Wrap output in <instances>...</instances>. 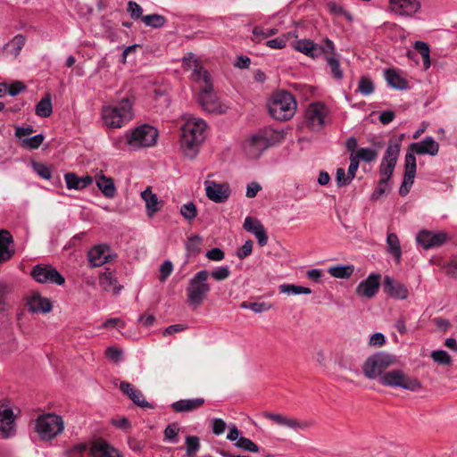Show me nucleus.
Instances as JSON below:
<instances>
[{"mask_svg": "<svg viewBox=\"0 0 457 457\" xmlns=\"http://www.w3.org/2000/svg\"><path fill=\"white\" fill-rule=\"evenodd\" d=\"M207 125L202 119L190 118L181 128L180 147L186 156L194 159L204 139Z\"/></svg>", "mask_w": 457, "mask_h": 457, "instance_id": "obj_1", "label": "nucleus"}, {"mask_svg": "<svg viewBox=\"0 0 457 457\" xmlns=\"http://www.w3.org/2000/svg\"><path fill=\"white\" fill-rule=\"evenodd\" d=\"M133 102L129 96L123 97L114 105L103 108L102 117L110 128H121L133 118Z\"/></svg>", "mask_w": 457, "mask_h": 457, "instance_id": "obj_2", "label": "nucleus"}, {"mask_svg": "<svg viewBox=\"0 0 457 457\" xmlns=\"http://www.w3.org/2000/svg\"><path fill=\"white\" fill-rule=\"evenodd\" d=\"M209 277L210 271L202 270L189 279L186 292L187 303L193 309L198 308L210 293L211 285L207 283Z\"/></svg>", "mask_w": 457, "mask_h": 457, "instance_id": "obj_3", "label": "nucleus"}, {"mask_svg": "<svg viewBox=\"0 0 457 457\" xmlns=\"http://www.w3.org/2000/svg\"><path fill=\"white\" fill-rule=\"evenodd\" d=\"M296 110V102L292 94L288 92L278 93L269 105L270 115L278 120L291 119Z\"/></svg>", "mask_w": 457, "mask_h": 457, "instance_id": "obj_4", "label": "nucleus"}, {"mask_svg": "<svg viewBox=\"0 0 457 457\" xmlns=\"http://www.w3.org/2000/svg\"><path fill=\"white\" fill-rule=\"evenodd\" d=\"M64 429L62 418L54 413H46L38 416L36 420V432L42 440H51Z\"/></svg>", "mask_w": 457, "mask_h": 457, "instance_id": "obj_5", "label": "nucleus"}, {"mask_svg": "<svg viewBox=\"0 0 457 457\" xmlns=\"http://www.w3.org/2000/svg\"><path fill=\"white\" fill-rule=\"evenodd\" d=\"M378 382L390 387H401L410 391H417L420 388L418 379L409 377L401 370H392L379 377Z\"/></svg>", "mask_w": 457, "mask_h": 457, "instance_id": "obj_6", "label": "nucleus"}, {"mask_svg": "<svg viewBox=\"0 0 457 457\" xmlns=\"http://www.w3.org/2000/svg\"><path fill=\"white\" fill-rule=\"evenodd\" d=\"M401 145V138L391 139L389 141L388 146L379 166V175L381 179L388 181L392 177L397 162Z\"/></svg>", "mask_w": 457, "mask_h": 457, "instance_id": "obj_7", "label": "nucleus"}, {"mask_svg": "<svg viewBox=\"0 0 457 457\" xmlns=\"http://www.w3.org/2000/svg\"><path fill=\"white\" fill-rule=\"evenodd\" d=\"M394 362V358L385 353H378L369 357L363 364V373L370 378H379L386 370Z\"/></svg>", "mask_w": 457, "mask_h": 457, "instance_id": "obj_8", "label": "nucleus"}, {"mask_svg": "<svg viewBox=\"0 0 457 457\" xmlns=\"http://www.w3.org/2000/svg\"><path fill=\"white\" fill-rule=\"evenodd\" d=\"M199 88L200 91L196 96L199 105L208 112L222 113L223 108L213 92L212 79L199 84Z\"/></svg>", "mask_w": 457, "mask_h": 457, "instance_id": "obj_9", "label": "nucleus"}, {"mask_svg": "<svg viewBox=\"0 0 457 457\" xmlns=\"http://www.w3.org/2000/svg\"><path fill=\"white\" fill-rule=\"evenodd\" d=\"M157 130L150 125H142L127 135V143L133 147H148L155 144Z\"/></svg>", "mask_w": 457, "mask_h": 457, "instance_id": "obj_10", "label": "nucleus"}, {"mask_svg": "<svg viewBox=\"0 0 457 457\" xmlns=\"http://www.w3.org/2000/svg\"><path fill=\"white\" fill-rule=\"evenodd\" d=\"M30 275L37 282L42 284L62 286L65 283L64 277L52 265L37 264L33 267Z\"/></svg>", "mask_w": 457, "mask_h": 457, "instance_id": "obj_11", "label": "nucleus"}, {"mask_svg": "<svg viewBox=\"0 0 457 457\" xmlns=\"http://www.w3.org/2000/svg\"><path fill=\"white\" fill-rule=\"evenodd\" d=\"M15 416L7 401H0V438L7 439L14 435Z\"/></svg>", "mask_w": 457, "mask_h": 457, "instance_id": "obj_12", "label": "nucleus"}, {"mask_svg": "<svg viewBox=\"0 0 457 457\" xmlns=\"http://www.w3.org/2000/svg\"><path fill=\"white\" fill-rule=\"evenodd\" d=\"M390 12L403 17H413L421 9L420 0H388Z\"/></svg>", "mask_w": 457, "mask_h": 457, "instance_id": "obj_13", "label": "nucleus"}, {"mask_svg": "<svg viewBox=\"0 0 457 457\" xmlns=\"http://www.w3.org/2000/svg\"><path fill=\"white\" fill-rule=\"evenodd\" d=\"M326 107L321 103H313L309 105L304 115V123L312 130H320L324 123Z\"/></svg>", "mask_w": 457, "mask_h": 457, "instance_id": "obj_14", "label": "nucleus"}, {"mask_svg": "<svg viewBox=\"0 0 457 457\" xmlns=\"http://www.w3.org/2000/svg\"><path fill=\"white\" fill-rule=\"evenodd\" d=\"M183 65L187 70L192 71L191 79L198 85L211 79L209 72L193 54L190 53L183 58Z\"/></svg>", "mask_w": 457, "mask_h": 457, "instance_id": "obj_15", "label": "nucleus"}, {"mask_svg": "<svg viewBox=\"0 0 457 457\" xmlns=\"http://www.w3.org/2000/svg\"><path fill=\"white\" fill-rule=\"evenodd\" d=\"M404 175L403 183L399 188V194L402 196H405L411 190V186L414 183L416 175L417 162L416 157L412 154H406L404 160Z\"/></svg>", "mask_w": 457, "mask_h": 457, "instance_id": "obj_16", "label": "nucleus"}, {"mask_svg": "<svg viewBox=\"0 0 457 457\" xmlns=\"http://www.w3.org/2000/svg\"><path fill=\"white\" fill-rule=\"evenodd\" d=\"M263 416L264 418L274 421L276 424L279 426L287 427L295 431L305 430L312 425L311 421L298 420L296 419L288 418L287 416L278 413H271L266 411L263 413Z\"/></svg>", "mask_w": 457, "mask_h": 457, "instance_id": "obj_17", "label": "nucleus"}, {"mask_svg": "<svg viewBox=\"0 0 457 457\" xmlns=\"http://www.w3.org/2000/svg\"><path fill=\"white\" fill-rule=\"evenodd\" d=\"M380 278L379 274H370L357 286L356 294L368 299L372 298L379 289Z\"/></svg>", "mask_w": 457, "mask_h": 457, "instance_id": "obj_18", "label": "nucleus"}, {"mask_svg": "<svg viewBox=\"0 0 457 457\" xmlns=\"http://www.w3.org/2000/svg\"><path fill=\"white\" fill-rule=\"evenodd\" d=\"M439 151V145L432 137H427L420 142L412 143L409 145L408 153L416 154H429L435 156Z\"/></svg>", "mask_w": 457, "mask_h": 457, "instance_id": "obj_19", "label": "nucleus"}, {"mask_svg": "<svg viewBox=\"0 0 457 457\" xmlns=\"http://www.w3.org/2000/svg\"><path fill=\"white\" fill-rule=\"evenodd\" d=\"M269 146V140L260 135L251 137L244 145L246 154L253 159L258 158Z\"/></svg>", "mask_w": 457, "mask_h": 457, "instance_id": "obj_20", "label": "nucleus"}, {"mask_svg": "<svg viewBox=\"0 0 457 457\" xmlns=\"http://www.w3.org/2000/svg\"><path fill=\"white\" fill-rule=\"evenodd\" d=\"M205 192L207 197L215 203H224L229 197L230 189L228 184L207 181Z\"/></svg>", "mask_w": 457, "mask_h": 457, "instance_id": "obj_21", "label": "nucleus"}, {"mask_svg": "<svg viewBox=\"0 0 457 457\" xmlns=\"http://www.w3.org/2000/svg\"><path fill=\"white\" fill-rule=\"evenodd\" d=\"M446 234L443 232L433 233L428 230H421L416 237L418 244L425 249L442 245L446 240Z\"/></svg>", "mask_w": 457, "mask_h": 457, "instance_id": "obj_22", "label": "nucleus"}, {"mask_svg": "<svg viewBox=\"0 0 457 457\" xmlns=\"http://www.w3.org/2000/svg\"><path fill=\"white\" fill-rule=\"evenodd\" d=\"M112 260L108 245H96L88 252V261L93 267H100Z\"/></svg>", "mask_w": 457, "mask_h": 457, "instance_id": "obj_23", "label": "nucleus"}, {"mask_svg": "<svg viewBox=\"0 0 457 457\" xmlns=\"http://www.w3.org/2000/svg\"><path fill=\"white\" fill-rule=\"evenodd\" d=\"M293 38L294 40L290 42V46L293 49L312 58H315L322 54V50L320 46L315 44L313 41L310 39H297V37Z\"/></svg>", "mask_w": 457, "mask_h": 457, "instance_id": "obj_24", "label": "nucleus"}, {"mask_svg": "<svg viewBox=\"0 0 457 457\" xmlns=\"http://www.w3.org/2000/svg\"><path fill=\"white\" fill-rule=\"evenodd\" d=\"M120 389L136 405L140 406L142 408H154V406L145 399L143 393L139 389L132 386L130 383L126 381L120 382Z\"/></svg>", "mask_w": 457, "mask_h": 457, "instance_id": "obj_25", "label": "nucleus"}, {"mask_svg": "<svg viewBox=\"0 0 457 457\" xmlns=\"http://www.w3.org/2000/svg\"><path fill=\"white\" fill-rule=\"evenodd\" d=\"M383 288L386 294L396 299H406L409 295L404 285L388 276L384 278Z\"/></svg>", "mask_w": 457, "mask_h": 457, "instance_id": "obj_26", "label": "nucleus"}, {"mask_svg": "<svg viewBox=\"0 0 457 457\" xmlns=\"http://www.w3.org/2000/svg\"><path fill=\"white\" fill-rule=\"evenodd\" d=\"M92 457H122L119 452L102 438L92 442Z\"/></svg>", "mask_w": 457, "mask_h": 457, "instance_id": "obj_27", "label": "nucleus"}, {"mask_svg": "<svg viewBox=\"0 0 457 457\" xmlns=\"http://www.w3.org/2000/svg\"><path fill=\"white\" fill-rule=\"evenodd\" d=\"M204 398L182 399L171 403L170 408L175 412H191L204 404Z\"/></svg>", "mask_w": 457, "mask_h": 457, "instance_id": "obj_28", "label": "nucleus"}, {"mask_svg": "<svg viewBox=\"0 0 457 457\" xmlns=\"http://www.w3.org/2000/svg\"><path fill=\"white\" fill-rule=\"evenodd\" d=\"M28 306L31 312L46 313L52 310L49 299L42 297L39 294H34L29 298Z\"/></svg>", "mask_w": 457, "mask_h": 457, "instance_id": "obj_29", "label": "nucleus"}, {"mask_svg": "<svg viewBox=\"0 0 457 457\" xmlns=\"http://www.w3.org/2000/svg\"><path fill=\"white\" fill-rule=\"evenodd\" d=\"M13 242L12 234L6 229H0V263L12 258L14 252L9 248Z\"/></svg>", "mask_w": 457, "mask_h": 457, "instance_id": "obj_30", "label": "nucleus"}, {"mask_svg": "<svg viewBox=\"0 0 457 457\" xmlns=\"http://www.w3.org/2000/svg\"><path fill=\"white\" fill-rule=\"evenodd\" d=\"M64 179L69 189L81 190L88 187L93 182L91 176L79 177L73 172H68L64 175Z\"/></svg>", "mask_w": 457, "mask_h": 457, "instance_id": "obj_31", "label": "nucleus"}, {"mask_svg": "<svg viewBox=\"0 0 457 457\" xmlns=\"http://www.w3.org/2000/svg\"><path fill=\"white\" fill-rule=\"evenodd\" d=\"M385 78L387 84L395 89L403 90L408 88V81L394 69L386 70Z\"/></svg>", "mask_w": 457, "mask_h": 457, "instance_id": "obj_32", "label": "nucleus"}, {"mask_svg": "<svg viewBox=\"0 0 457 457\" xmlns=\"http://www.w3.org/2000/svg\"><path fill=\"white\" fill-rule=\"evenodd\" d=\"M97 187L107 198H112L115 195L116 188L112 179L101 175L96 179Z\"/></svg>", "mask_w": 457, "mask_h": 457, "instance_id": "obj_33", "label": "nucleus"}, {"mask_svg": "<svg viewBox=\"0 0 457 457\" xmlns=\"http://www.w3.org/2000/svg\"><path fill=\"white\" fill-rule=\"evenodd\" d=\"M142 199L145 202V206L149 216H153L159 211V201L155 194H153L150 187H147L141 193Z\"/></svg>", "mask_w": 457, "mask_h": 457, "instance_id": "obj_34", "label": "nucleus"}, {"mask_svg": "<svg viewBox=\"0 0 457 457\" xmlns=\"http://www.w3.org/2000/svg\"><path fill=\"white\" fill-rule=\"evenodd\" d=\"M26 38L23 35H16L9 43L4 46V51L14 57L18 56L22 47L24 46Z\"/></svg>", "mask_w": 457, "mask_h": 457, "instance_id": "obj_35", "label": "nucleus"}, {"mask_svg": "<svg viewBox=\"0 0 457 457\" xmlns=\"http://www.w3.org/2000/svg\"><path fill=\"white\" fill-rule=\"evenodd\" d=\"M67 457H92V445L79 443L66 451Z\"/></svg>", "mask_w": 457, "mask_h": 457, "instance_id": "obj_36", "label": "nucleus"}, {"mask_svg": "<svg viewBox=\"0 0 457 457\" xmlns=\"http://www.w3.org/2000/svg\"><path fill=\"white\" fill-rule=\"evenodd\" d=\"M99 282L105 291L113 289L115 293H118L120 289V287H117V279L112 277L110 269H106V270L100 275Z\"/></svg>", "mask_w": 457, "mask_h": 457, "instance_id": "obj_37", "label": "nucleus"}, {"mask_svg": "<svg viewBox=\"0 0 457 457\" xmlns=\"http://www.w3.org/2000/svg\"><path fill=\"white\" fill-rule=\"evenodd\" d=\"M53 112L52 100L49 94L43 97L36 105V114L39 117L47 118Z\"/></svg>", "mask_w": 457, "mask_h": 457, "instance_id": "obj_38", "label": "nucleus"}, {"mask_svg": "<svg viewBox=\"0 0 457 457\" xmlns=\"http://www.w3.org/2000/svg\"><path fill=\"white\" fill-rule=\"evenodd\" d=\"M386 243L389 253L395 258L396 262H399L402 255V250L397 236L394 233L388 234Z\"/></svg>", "mask_w": 457, "mask_h": 457, "instance_id": "obj_39", "label": "nucleus"}, {"mask_svg": "<svg viewBox=\"0 0 457 457\" xmlns=\"http://www.w3.org/2000/svg\"><path fill=\"white\" fill-rule=\"evenodd\" d=\"M142 21L147 27H151L153 29H160L165 25L167 19L163 15L154 13L142 17Z\"/></svg>", "mask_w": 457, "mask_h": 457, "instance_id": "obj_40", "label": "nucleus"}, {"mask_svg": "<svg viewBox=\"0 0 457 457\" xmlns=\"http://www.w3.org/2000/svg\"><path fill=\"white\" fill-rule=\"evenodd\" d=\"M413 47L421 55L425 69H428L431 65L428 45L423 41H416Z\"/></svg>", "mask_w": 457, "mask_h": 457, "instance_id": "obj_41", "label": "nucleus"}, {"mask_svg": "<svg viewBox=\"0 0 457 457\" xmlns=\"http://www.w3.org/2000/svg\"><path fill=\"white\" fill-rule=\"evenodd\" d=\"M292 37H296V34L295 32H288L281 37L266 41L265 45L273 49H282L286 46L287 40Z\"/></svg>", "mask_w": 457, "mask_h": 457, "instance_id": "obj_42", "label": "nucleus"}, {"mask_svg": "<svg viewBox=\"0 0 457 457\" xmlns=\"http://www.w3.org/2000/svg\"><path fill=\"white\" fill-rule=\"evenodd\" d=\"M240 308L249 309L256 313H260V312H267V311L270 310L272 308V304L270 303H265V302L250 303V302L245 301L240 303Z\"/></svg>", "mask_w": 457, "mask_h": 457, "instance_id": "obj_43", "label": "nucleus"}, {"mask_svg": "<svg viewBox=\"0 0 457 457\" xmlns=\"http://www.w3.org/2000/svg\"><path fill=\"white\" fill-rule=\"evenodd\" d=\"M353 155L359 162H371L377 159L378 152L371 148L362 147L358 149Z\"/></svg>", "mask_w": 457, "mask_h": 457, "instance_id": "obj_44", "label": "nucleus"}, {"mask_svg": "<svg viewBox=\"0 0 457 457\" xmlns=\"http://www.w3.org/2000/svg\"><path fill=\"white\" fill-rule=\"evenodd\" d=\"M354 271L353 266H335L330 267L328 272L331 276L337 278H348Z\"/></svg>", "mask_w": 457, "mask_h": 457, "instance_id": "obj_45", "label": "nucleus"}, {"mask_svg": "<svg viewBox=\"0 0 457 457\" xmlns=\"http://www.w3.org/2000/svg\"><path fill=\"white\" fill-rule=\"evenodd\" d=\"M280 293L287 295H300V294H311L312 290L309 287L293 285V284H283L279 286Z\"/></svg>", "mask_w": 457, "mask_h": 457, "instance_id": "obj_46", "label": "nucleus"}, {"mask_svg": "<svg viewBox=\"0 0 457 457\" xmlns=\"http://www.w3.org/2000/svg\"><path fill=\"white\" fill-rule=\"evenodd\" d=\"M278 29H264L261 26H255L253 29V40L260 42L262 39H265L270 36L276 35L278 33Z\"/></svg>", "mask_w": 457, "mask_h": 457, "instance_id": "obj_47", "label": "nucleus"}, {"mask_svg": "<svg viewBox=\"0 0 457 457\" xmlns=\"http://www.w3.org/2000/svg\"><path fill=\"white\" fill-rule=\"evenodd\" d=\"M374 89L375 87L372 80L366 76H362L359 80L356 92L361 93L362 96H369L374 92Z\"/></svg>", "mask_w": 457, "mask_h": 457, "instance_id": "obj_48", "label": "nucleus"}, {"mask_svg": "<svg viewBox=\"0 0 457 457\" xmlns=\"http://www.w3.org/2000/svg\"><path fill=\"white\" fill-rule=\"evenodd\" d=\"M203 240L198 235L188 237L186 243V249L189 254H197L201 251Z\"/></svg>", "mask_w": 457, "mask_h": 457, "instance_id": "obj_49", "label": "nucleus"}, {"mask_svg": "<svg viewBox=\"0 0 457 457\" xmlns=\"http://www.w3.org/2000/svg\"><path fill=\"white\" fill-rule=\"evenodd\" d=\"M45 137L42 134L36 135L32 137L21 139V145L23 148L37 149L43 143Z\"/></svg>", "mask_w": 457, "mask_h": 457, "instance_id": "obj_50", "label": "nucleus"}, {"mask_svg": "<svg viewBox=\"0 0 457 457\" xmlns=\"http://www.w3.org/2000/svg\"><path fill=\"white\" fill-rule=\"evenodd\" d=\"M326 61L330 69V71L333 77L336 79H341L343 78V71L340 68L339 61L333 55H328L326 57Z\"/></svg>", "mask_w": 457, "mask_h": 457, "instance_id": "obj_51", "label": "nucleus"}, {"mask_svg": "<svg viewBox=\"0 0 457 457\" xmlns=\"http://www.w3.org/2000/svg\"><path fill=\"white\" fill-rule=\"evenodd\" d=\"M187 454L188 457H195L200 448V440L196 436H188L186 438Z\"/></svg>", "mask_w": 457, "mask_h": 457, "instance_id": "obj_52", "label": "nucleus"}, {"mask_svg": "<svg viewBox=\"0 0 457 457\" xmlns=\"http://www.w3.org/2000/svg\"><path fill=\"white\" fill-rule=\"evenodd\" d=\"M235 445L238 448H241L245 451L251 452V453H257L259 452V446L253 443L251 439L241 436L238 438Z\"/></svg>", "mask_w": 457, "mask_h": 457, "instance_id": "obj_53", "label": "nucleus"}, {"mask_svg": "<svg viewBox=\"0 0 457 457\" xmlns=\"http://www.w3.org/2000/svg\"><path fill=\"white\" fill-rule=\"evenodd\" d=\"M243 228L254 235L256 231L262 229L264 227L259 220L248 216L245 219Z\"/></svg>", "mask_w": 457, "mask_h": 457, "instance_id": "obj_54", "label": "nucleus"}, {"mask_svg": "<svg viewBox=\"0 0 457 457\" xmlns=\"http://www.w3.org/2000/svg\"><path fill=\"white\" fill-rule=\"evenodd\" d=\"M431 358L440 365H450L452 362L450 355L444 350L433 351Z\"/></svg>", "mask_w": 457, "mask_h": 457, "instance_id": "obj_55", "label": "nucleus"}, {"mask_svg": "<svg viewBox=\"0 0 457 457\" xmlns=\"http://www.w3.org/2000/svg\"><path fill=\"white\" fill-rule=\"evenodd\" d=\"M181 215L188 220H194L197 215V209L195 204L187 203L180 207Z\"/></svg>", "mask_w": 457, "mask_h": 457, "instance_id": "obj_56", "label": "nucleus"}, {"mask_svg": "<svg viewBox=\"0 0 457 457\" xmlns=\"http://www.w3.org/2000/svg\"><path fill=\"white\" fill-rule=\"evenodd\" d=\"M127 12L134 20L141 19L143 16V8L136 2L129 1L128 3Z\"/></svg>", "mask_w": 457, "mask_h": 457, "instance_id": "obj_57", "label": "nucleus"}, {"mask_svg": "<svg viewBox=\"0 0 457 457\" xmlns=\"http://www.w3.org/2000/svg\"><path fill=\"white\" fill-rule=\"evenodd\" d=\"M32 167L34 171L42 179H49L51 178V170L46 164L41 162H33Z\"/></svg>", "mask_w": 457, "mask_h": 457, "instance_id": "obj_58", "label": "nucleus"}, {"mask_svg": "<svg viewBox=\"0 0 457 457\" xmlns=\"http://www.w3.org/2000/svg\"><path fill=\"white\" fill-rule=\"evenodd\" d=\"M210 276H212L217 281H222L230 276V271L227 266L220 267L210 272Z\"/></svg>", "mask_w": 457, "mask_h": 457, "instance_id": "obj_59", "label": "nucleus"}, {"mask_svg": "<svg viewBox=\"0 0 457 457\" xmlns=\"http://www.w3.org/2000/svg\"><path fill=\"white\" fill-rule=\"evenodd\" d=\"M337 184L339 187L346 186L351 183L353 179L349 178V174H345V169L337 168L336 175Z\"/></svg>", "mask_w": 457, "mask_h": 457, "instance_id": "obj_60", "label": "nucleus"}, {"mask_svg": "<svg viewBox=\"0 0 457 457\" xmlns=\"http://www.w3.org/2000/svg\"><path fill=\"white\" fill-rule=\"evenodd\" d=\"M253 241L252 240H247L238 250H237V256L240 259V260H243L245 259V257L249 256L251 253H252V251H253Z\"/></svg>", "mask_w": 457, "mask_h": 457, "instance_id": "obj_61", "label": "nucleus"}, {"mask_svg": "<svg viewBox=\"0 0 457 457\" xmlns=\"http://www.w3.org/2000/svg\"><path fill=\"white\" fill-rule=\"evenodd\" d=\"M179 431V428L176 423L170 424L166 427L164 430V436L166 439L176 442L177 435Z\"/></svg>", "mask_w": 457, "mask_h": 457, "instance_id": "obj_62", "label": "nucleus"}, {"mask_svg": "<svg viewBox=\"0 0 457 457\" xmlns=\"http://www.w3.org/2000/svg\"><path fill=\"white\" fill-rule=\"evenodd\" d=\"M173 270V264L170 261H165L160 267V280L165 281Z\"/></svg>", "mask_w": 457, "mask_h": 457, "instance_id": "obj_63", "label": "nucleus"}, {"mask_svg": "<svg viewBox=\"0 0 457 457\" xmlns=\"http://www.w3.org/2000/svg\"><path fill=\"white\" fill-rule=\"evenodd\" d=\"M212 432L217 436L223 434L227 428L226 422L223 420L218 418L213 419L212 420Z\"/></svg>", "mask_w": 457, "mask_h": 457, "instance_id": "obj_64", "label": "nucleus"}]
</instances>
